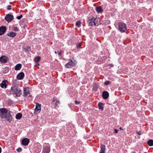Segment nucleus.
<instances>
[{
    "label": "nucleus",
    "instance_id": "31",
    "mask_svg": "<svg viewBox=\"0 0 153 153\" xmlns=\"http://www.w3.org/2000/svg\"><path fill=\"white\" fill-rule=\"evenodd\" d=\"M16 150L18 152H20L22 151V149L21 148L19 147Z\"/></svg>",
    "mask_w": 153,
    "mask_h": 153
},
{
    "label": "nucleus",
    "instance_id": "15",
    "mask_svg": "<svg viewBox=\"0 0 153 153\" xmlns=\"http://www.w3.org/2000/svg\"><path fill=\"white\" fill-rule=\"evenodd\" d=\"M17 34V33L15 32H10L7 34V35L13 38L15 37Z\"/></svg>",
    "mask_w": 153,
    "mask_h": 153
},
{
    "label": "nucleus",
    "instance_id": "32",
    "mask_svg": "<svg viewBox=\"0 0 153 153\" xmlns=\"http://www.w3.org/2000/svg\"><path fill=\"white\" fill-rule=\"evenodd\" d=\"M22 15H21L19 16H18L17 17V19L18 20H20L21 19V18L22 17Z\"/></svg>",
    "mask_w": 153,
    "mask_h": 153
},
{
    "label": "nucleus",
    "instance_id": "10",
    "mask_svg": "<svg viewBox=\"0 0 153 153\" xmlns=\"http://www.w3.org/2000/svg\"><path fill=\"white\" fill-rule=\"evenodd\" d=\"M109 95L108 92L106 91H104L102 93V96L104 99H107L109 97Z\"/></svg>",
    "mask_w": 153,
    "mask_h": 153
},
{
    "label": "nucleus",
    "instance_id": "3",
    "mask_svg": "<svg viewBox=\"0 0 153 153\" xmlns=\"http://www.w3.org/2000/svg\"><path fill=\"white\" fill-rule=\"evenodd\" d=\"M126 25L122 22H120L118 23V30L121 32H124L127 29Z\"/></svg>",
    "mask_w": 153,
    "mask_h": 153
},
{
    "label": "nucleus",
    "instance_id": "2",
    "mask_svg": "<svg viewBox=\"0 0 153 153\" xmlns=\"http://www.w3.org/2000/svg\"><path fill=\"white\" fill-rule=\"evenodd\" d=\"M22 94L21 89L16 86H12L10 90V94H15L16 97H19Z\"/></svg>",
    "mask_w": 153,
    "mask_h": 153
},
{
    "label": "nucleus",
    "instance_id": "14",
    "mask_svg": "<svg viewBox=\"0 0 153 153\" xmlns=\"http://www.w3.org/2000/svg\"><path fill=\"white\" fill-rule=\"evenodd\" d=\"M50 151V148L48 146H46L43 149V153H49Z\"/></svg>",
    "mask_w": 153,
    "mask_h": 153
},
{
    "label": "nucleus",
    "instance_id": "17",
    "mask_svg": "<svg viewBox=\"0 0 153 153\" xmlns=\"http://www.w3.org/2000/svg\"><path fill=\"white\" fill-rule=\"evenodd\" d=\"M89 26H93L94 25L97 26L99 24L97 22H88Z\"/></svg>",
    "mask_w": 153,
    "mask_h": 153
},
{
    "label": "nucleus",
    "instance_id": "8",
    "mask_svg": "<svg viewBox=\"0 0 153 153\" xmlns=\"http://www.w3.org/2000/svg\"><path fill=\"white\" fill-rule=\"evenodd\" d=\"M6 26H2L0 27V35L3 34L6 32Z\"/></svg>",
    "mask_w": 153,
    "mask_h": 153
},
{
    "label": "nucleus",
    "instance_id": "24",
    "mask_svg": "<svg viewBox=\"0 0 153 153\" xmlns=\"http://www.w3.org/2000/svg\"><path fill=\"white\" fill-rule=\"evenodd\" d=\"M40 59V58L39 56H38L35 58L34 60L35 63H38Z\"/></svg>",
    "mask_w": 153,
    "mask_h": 153
},
{
    "label": "nucleus",
    "instance_id": "42",
    "mask_svg": "<svg viewBox=\"0 0 153 153\" xmlns=\"http://www.w3.org/2000/svg\"><path fill=\"white\" fill-rule=\"evenodd\" d=\"M54 53H57V52H56V51H55L54 52Z\"/></svg>",
    "mask_w": 153,
    "mask_h": 153
},
{
    "label": "nucleus",
    "instance_id": "26",
    "mask_svg": "<svg viewBox=\"0 0 153 153\" xmlns=\"http://www.w3.org/2000/svg\"><path fill=\"white\" fill-rule=\"evenodd\" d=\"M80 24L81 22H80L77 21L76 23V25L78 27H80Z\"/></svg>",
    "mask_w": 153,
    "mask_h": 153
},
{
    "label": "nucleus",
    "instance_id": "25",
    "mask_svg": "<svg viewBox=\"0 0 153 153\" xmlns=\"http://www.w3.org/2000/svg\"><path fill=\"white\" fill-rule=\"evenodd\" d=\"M110 23V22L109 20H105L103 21V23L105 25L109 24Z\"/></svg>",
    "mask_w": 153,
    "mask_h": 153
},
{
    "label": "nucleus",
    "instance_id": "7",
    "mask_svg": "<svg viewBox=\"0 0 153 153\" xmlns=\"http://www.w3.org/2000/svg\"><path fill=\"white\" fill-rule=\"evenodd\" d=\"M23 96L24 97H26L28 95L30 94L29 91V88L28 87L24 88Z\"/></svg>",
    "mask_w": 153,
    "mask_h": 153
},
{
    "label": "nucleus",
    "instance_id": "34",
    "mask_svg": "<svg viewBox=\"0 0 153 153\" xmlns=\"http://www.w3.org/2000/svg\"><path fill=\"white\" fill-rule=\"evenodd\" d=\"M59 104V101L57 100L56 101V102H55V104L56 105H58Z\"/></svg>",
    "mask_w": 153,
    "mask_h": 153
},
{
    "label": "nucleus",
    "instance_id": "16",
    "mask_svg": "<svg viewBox=\"0 0 153 153\" xmlns=\"http://www.w3.org/2000/svg\"><path fill=\"white\" fill-rule=\"evenodd\" d=\"M96 10L98 13H100L102 12V8L101 6L97 7L96 8Z\"/></svg>",
    "mask_w": 153,
    "mask_h": 153
},
{
    "label": "nucleus",
    "instance_id": "38",
    "mask_svg": "<svg viewBox=\"0 0 153 153\" xmlns=\"http://www.w3.org/2000/svg\"><path fill=\"white\" fill-rule=\"evenodd\" d=\"M58 54L59 56H60L61 55V51L59 52L58 53Z\"/></svg>",
    "mask_w": 153,
    "mask_h": 153
},
{
    "label": "nucleus",
    "instance_id": "30",
    "mask_svg": "<svg viewBox=\"0 0 153 153\" xmlns=\"http://www.w3.org/2000/svg\"><path fill=\"white\" fill-rule=\"evenodd\" d=\"M7 9L9 10H10L12 9L11 6L10 5H8L7 7Z\"/></svg>",
    "mask_w": 153,
    "mask_h": 153
},
{
    "label": "nucleus",
    "instance_id": "37",
    "mask_svg": "<svg viewBox=\"0 0 153 153\" xmlns=\"http://www.w3.org/2000/svg\"><path fill=\"white\" fill-rule=\"evenodd\" d=\"M76 47L78 48H80V45H76Z\"/></svg>",
    "mask_w": 153,
    "mask_h": 153
},
{
    "label": "nucleus",
    "instance_id": "40",
    "mask_svg": "<svg viewBox=\"0 0 153 153\" xmlns=\"http://www.w3.org/2000/svg\"><path fill=\"white\" fill-rule=\"evenodd\" d=\"M1 148L0 147V153H1Z\"/></svg>",
    "mask_w": 153,
    "mask_h": 153
},
{
    "label": "nucleus",
    "instance_id": "43",
    "mask_svg": "<svg viewBox=\"0 0 153 153\" xmlns=\"http://www.w3.org/2000/svg\"><path fill=\"white\" fill-rule=\"evenodd\" d=\"M132 153H136V152H132Z\"/></svg>",
    "mask_w": 153,
    "mask_h": 153
},
{
    "label": "nucleus",
    "instance_id": "1",
    "mask_svg": "<svg viewBox=\"0 0 153 153\" xmlns=\"http://www.w3.org/2000/svg\"><path fill=\"white\" fill-rule=\"evenodd\" d=\"M0 119L2 120L5 119L9 123H10L12 119L10 111L8 112V110L5 108H0Z\"/></svg>",
    "mask_w": 153,
    "mask_h": 153
},
{
    "label": "nucleus",
    "instance_id": "6",
    "mask_svg": "<svg viewBox=\"0 0 153 153\" xmlns=\"http://www.w3.org/2000/svg\"><path fill=\"white\" fill-rule=\"evenodd\" d=\"M5 19L8 22H11L13 19V16L11 14H8L7 15Z\"/></svg>",
    "mask_w": 153,
    "mask_h": 153
},
{
    "label": "nucleus",
    "instance_id": "29",
    "mask_svg": "<svg viewBox=\"0 0 153 153\" xmlns=\"http://www.w3.org/2000/svg\"><path fill=\"white\" fill-rule=\"evenodd\" d=\"M110 83V82L109 81H106L104 82V85H107Z\"/></svg>",
    "mask_w": 153,
    "mask_h": 153
},
{
    "label": "nucleus",
    "instance_id": "9",
    "mask_svg": "<svg viewBox=\"0 0 153 153\" xmlns=\"http://www.w3.org/2000/svg\"><path fill=\"white\" fill-rule=\"evenodd\" d=\"M8 81L7 80H4L0 84V86L2 88H6L7 85Z\"/></svg>",
    "mask_w": 153,
    "mask_h": 153
},
{
    "label": "nucleus",
    "instance_id": "28",
    "mask_svg": "<svg viewBox=\"0 0 153 153\" xmlns=\"http://www.w3.org/2000/svg\"><path fill=\"white\" fill-rule=\"evenodd\" d=\"M30 46H28L26 48H24V49L26 51H30Z\"/></svg>",
    "mask_w": 153,
    "mask_h": 153
},
{
    "label": "nucleus",
    "instance_id": "27",
    "mask_svg": "<svg viewBox=\"0 0 153 153\" xmlns=\"http://www.w3.org/2000/svg\"><path fill=\"white\" fill-rule=\"evenodd\" d=\"M13 30L14 31L16 32L18 31L19 30V29L16 27H14L13 29Z\"/></svg>",
    "mask_w": 153,
    "mask_h": 153
},
{
    "label": "nucleus",
    "instance_id": "22",
    "mask_svg": "<svg viewBox=\"0 0 153 153\" xmlns=\"http://www.w3.org/2000/svg\"><path fill=\"white\" fill-rule=\"evenodd\" d=\"M22 116V114L21 113H18L16 114V118L19 120L20 119Z\"/></svg>",
    "mask_w": 153,
    "mask_h": 153
},
{
    "label": "nucleus",
    "instance_id": "36",
    "mask_svg": "<svg viewBox=\"0 0 153 153\" xmlns=\"http://www.w3.org/2000/svg\"><path fill=\"white\" fill-rule=\"evenodd\" d=\"M75 104H78L79 103V102H78V101H76V100L75 101Z\"/></svg>",
    "mask_w": 153,
    "mask_h": 153
},
{
    "label": "nucleus",
    "instance_id": "18",
    "mask_svg": "<svg viewBox=\"0 0 153 153\" xmlns=\"http://www.w3.org/2000/svg\"><path fill=\"white\" fill-rule=\"evenodd\" d=\"M97 19L94 18V17H90L89 18V20L88 21V22H97Z\"/></svg>",
    "mask_w": 153,
    "mask_h": 153
},
{
    "label": "nucleus",
    "instance_id": "12",
    "mask_svg": "<svg viewBox=\"0 0 153 153\" xmlns=\"http://www.w3.org/2000/svg\"><path fill=\"white\" fill-rule=\"evenodd\" d=\"M29 142V140L27 138L23 139L22 140V144L25 146L28 145Z\"/></svg>",
    "mask_w": 153,
    "mask_h": 153
},
{
    "label": "nucleus",
    "instance_id": "33",
    "mask_svg": "<svg viewBox=\"0 0 153 153\" xmlns=\"http://www.w3.org/2000/svg\"><path fill=\"white\" fill-rule=\"evenodd\" d=\"M136 133L138 135H140L141 134V132L140 131H137Z\"/></svg>",
    "mask_w": 153,
    "mask_h": 153
},
{
    "label": "nucleus",
    "instance_id": "23",
    "mask_svg": "<svg viewBox=\"0 0 153 153\" xmlns=\"http://www.w3.org/2000/svg\"><path fill=\"white\" fill-rule=\"evenodd\" d=\"M148 145L149 146H153V140L152 139L148 141Z\"/></svg>",
    "mask_w": 153,
    "mask_h": 153
},
{
    "label": "nucleus",
    "instance_id": "11",
    "mask_svg": "<svg viewBox=\"0 0 153 153\" xmlns=\"http://www.w3.org/2000/svg\"><path fill=\"white\" fill-rule=\"evenodd\" d=\"M24 73L22 72H21L17 75V78L19 80H21L24 78Z\"/></svg>",
    "mask_w": 153,
    "mask_h": 153
},
{
    "label": "nucleus",
    "instance_id": "4",
    "mask_svg": "<svg viewBox=\"0 0 153 153\" xmlns=\"http://www.w3.org/2000/svg\"><path fill=\"white\" fill-rule=\"evenodd\" d=\"M36 107L35 109V111L34 112V114H36V111L38 112L39 113H40L41 110V104L38 103H36Z\"/></svg>",
    "mask_w": 153,
    "mask_h": 153
},
{
    "label": "nucleus",
    "instance_id": "41",
    "mask_svg": "<svg viewBox=\"0 0 153 153\" xmlns=\"http://www.w3.org/2000/svg\"><path fill=\"white\" fill-rule=\"evenodd\" d=\"M120 130H123V128L122 127H121L120 128Z\"/></svg>",
    "mask_w": 153,
    "mask_h": 153
},
{
    "label": "nucleus",
    "instance_id": "35",
    "mask_svg": "<svg viewBox=\"0 0 153 153\" xmlns=\"http://www.w3.org/2000/svg\"><path fill=\"white\" fill-rule=\"evenodd\" d=\"M114 131H115V133H116V134H117V133H118V130L116 129H114Z\"/></svg>",
    "mask_w": 153,
    "mask_h": 153
},
{
    "label": "nucleus",
    "instance_id": "5",
    "mask_svg": "<svg viewBox=\"0 0 153 153\" xmlns=\"http://www.w3.org/2000/svg\"><path fill=\"white\" fill-rule=\"evenodd\" d=\"M75 65V63L71 60H70L65 65V67L68 68H70Z\"/></svg>",
    "mask_w": 153,
    "mask_h": 153
},
{
    "label": "nucleus",
    "instance_id": "20",
    "mask_svg": "<svg viewBox=\"0 0 153 153\" xmlns=\"http://www.w3.org/2000/svg\"><path fill=\"white\" fill-rule=\"evenodd\" d=\"M21 67L22 65L20 64H18L16 65L15 69L16 70H19L21 69Z\"/></svg>",
    "mask_w": 153,
    "mask_h": 153
},
{
    "label": "nucleus",
    "instance_id": "13",
    "mask_svg": "<svg viewBox=\"0 0 153 153\" xmlns=\"http://www.w3.org/2000/svg\"><path fill=\"white\" fill-rule=\"evenodd\" d=\"M7 58L5 56H3L0 57V61L2 63H5L7 62Z\"/></svg>",
    "mask_w": 153,
    "mask_h": 153
},
{
    "label": "nucleus",
    "instance_id": "21",
    "mask_svg": "<svg viewBox=\"0 0 153 153\" xmlns=\"http://www.w3.org/2000/svg\"><path fill=\"white\" fill-rule=\"evenodd\" d=\"M101 149L100 151V153H105V146L104 145H101Z\"/></svg>",
    "mask_w": 153,
    "mask_h": 153
},
{
    "label": "nucleus",
    "instance_id": "19",
    "mask_svg": "<svg viewBox=\"0 0 153 153\" xmlns=\"http://www.w3.org/2000/svg\"><path fill=\"white\" fill-rule=\"evenodd\" d=\"M103 105V103L101 102H99L98 104V108L102 111H103L104 108L102 106Z\"/></svg>",
    "mask_w": 153,
    "mask_h": 153
},
{
    "label": "nucleus",
    "instance_id": "39",
    "mask_svg": "<svg viewBox=\"0 0 153 153\" xmlns=\"http://www.w3.org/2000/svg\"><path fill=\"white\" fill-rule=\"evenodd\" d=\"M57 100H56L55 99H53V102H55V101H56Z\"/></svg>",
    "mask_w": 153,
    "mask_h": 153
}]
</instances>
